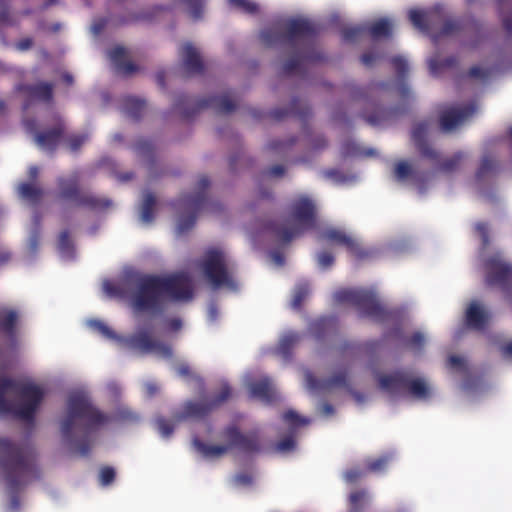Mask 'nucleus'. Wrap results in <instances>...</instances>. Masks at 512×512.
Instances as JSON below:
<instances>
[{
    "instance_id": "obj_1",
    "label": "nucleus",
    "mask_w": 512,
    "mask_h": 512,
    "mask_svg": "<svg viewBox=\"0 0 512 512\" xmlns=\"http://www.w3.org/2000/svg\"><path fill=\"white\" fill-rule=\"evenodd\" d=\"M317 26L305 18H291L285 23V30L264 29L260 38L267 47L285 45L293 50V55L283 64L282 73L286 76L306 74L310 65L326 60L324 53L316 45Z\"/></svg>"
},
{
    "instance_id": "obj_2",
    "label": "nucleus",
    "mask_w": 512,
    "mask_h": 512,
    "mask_svg": "<svg viewBox=\"0 0 512 512\" xmlns=\"http://www.w3.org/2000/svg\"><path fill=\"white\" fill-rule=\"evenodd\" d=\"M193 297V282L187 273L168 276L145 274L137 279L129 304L135 315H157L164 311L167 300L188 302Z\"/></svg>"
},
{
    "instance_id": "obj_3",
    "label": "nucleus",
    "mask_w": 512,
    "mask_h": 512,
    "mask_svg": "<svg viewBox=\"0 0 512 512\" xmlns=\"http://www.w3.org/2000/svg\"><path fill=\"white\" fill-rule=\"evenodd\" d=\"M0 470L9 489L14 493L10 508L16 511L20 506L17 495L20 488L41 477L34 447L29 444L20 445L8 438L0 437Z\"/></svg>"
},
{
    "instance_id": "obj_4",
    "label": "nucleus",
    "mask_w": 512,
    "mask_h": 512,
    "mask_svg": "<svg viewBox=\"0 0 512 512\" xmlns=\"http://www.w3.org/2000/svg\"><path fill=\"white\" fill-rule=\"evenodd\" d=\"M78 419L85 420L89 428H96L106 424L109 417L95 408L84 394L76 393L69 396L67 415L61 422V434L65 442L78 454L87 456L92 447L88 434L79 439L74 438L73 435Z\"/></svg>"
},
{
    "instance_id": "obj_5",
    "label": "nucleus",
    "mask_w": 512,
    "mask_h": 512,
    "mask_svg": "<svg viewBox=\"0 0 512 512\" xmlns=\"http://www.w3.org/2000/svg\"><path fill=\"white\" fill-rule=\"evenodd\" d=\"M43 398L44 390L40 386L0 375V415L13 414L32 423Z\"/></svg>"
},
{
    "instance_id": "obj_6",
    "label": "nucleus",
    "mask_w": 512,
    "mask_h": 512,
    "mask_svg": "<svg viewBox=\"0 0 512 512\" xmlns=\"http://www.w3.org/2000/svg\"><path fill=\"white\" fill-rule=\"evenodd\" d=\"M289 214L297 223L296 226L290 227L286 223L277 222H269L266 226L279 242L285 244L303 231L315 227L317 214L315 202L306 195H300L291 202Z\"/></svg>"
},
{
    "instance_id": "obj_7",
    "label": "nucleus",
    "mask_w": 512,
    "mask_h": 512,
    "mask_svg": "<svg viewBox=\"0 0 512 512\" xmlns=\"http://www.w3.org/2000/svg\"><path fill=\"white\" fill-rule=\"evenodd\" d=\"M210 180L207 176H201L196 184V190L192 194L182 195L173 203L174 208L179 212L176 231L179 235L191 230L199 212L204 209L212 212L220 208L218 203L210 201L207 197V190Z\"/></svg>"
},
{
    "instance_id": "obj_8",
    "label": "nucleus",
    "mask_w": 512,
    "mask_h": 512,
    "mask_svg": "<svg viewBox=\"0 0 512 512\" xmlns=\"http://www.w3.org/2000/svg\"><path fill=\"white\" fill-rule=\"evenodd\" d=\"M201 268L213 288L225 287L231 291L238 289V283L234 277L235 267L222 249H208L201 262Z\"/></svg>"
},
{
    "instance_id": "obj_9",
    "label": "nucleus",
    "mask_w": 512,
    "mask_h": 512,
    "mask_svg": "<svg viewBox=\"0 0 512 512\" xmlns=\"http://www.w3.org/2000/svg\"><path fill=\"white\" fill-rule=\"evenodd\" d=\"M56 184V198L62 202L72 203L75 207L98 211L104 210L112 204L109 199L83 192L80 188V175L76 171L69 176L58 177Z\"/></svg>"
},
{
    "instance_id": "obj_10",
    "label": "nucleus",
    "mask_w": 512,
    "mask_h": 512,
    "mask_svg": "<svg viewBox=\"0 0 512 512\" xmlns=\"http://www.w3.org/2000/svg\"><path fill=\"white\" fill-rule=\"evenodd\" d=\"M334 300L340 304L354 306L363 317L382 322L387 319L388 312L380 304L376 293L367 289H340L334 293Z\"/></svg>"
},
{
    "instance_id": "obj_11",
    "label": "nucleus",
    "mask_w": 512,
    "mask_h": 512,
    "mask_svg": "<svg viewBox=\"0 0 512 512\" xmlns=\"http://www.w3.org/2000/svg\"><path fill=\"white\" fill-rule=\"evenodd\" d=\"M381 389L390 394H403L407 392L411 397L425 400L430 397L431 390L423 378H412L404 370H396L391 374L381 375L378 378Z\"/></svg>"
},
{
    "instance_id": "obj_12",
    "label": "nucleus",
    "mask_w": 512,
    "mask_h": 512,
    "mask_svg": "<svg viewBox=\"0 0 512 512\" xmlns=\"http://www.w3.org/2000/svg\"><path fill=\"white\" fill-rule=\"evenodd\" d=\"M192 102L191 97L185 94L179 95L175 100L174 107L180 111L184 119H190L206 108H211L218 114H229L235 111L237 107L228 93L199 99L193 104V107H190Z\"/></svg>"
},
{
    "instance_id": "obj_13",
    "label": "nucleus",
    "mask_w": 512,
    "mask_h": 512,
    "mask_svg": "<svg viewBox=\"0 0 512 512\" xmlns=\"http://www.w3.org/2000/svg\"><path fill=\"white\" fill-rule=\"evenodd\" d=\"M429 123L421 121L414 125L411 133L412 141L422 157L427 158L433 162L439 163V170L445 173H451L460 167L464 159L463 152H456L450 158L439 162L440 154L436 151L426 140Z\"/></svg>"
},
{
    "instance_id": "obj_14",
    "label": "nucleus",
    "mask_w": 512,
    "mask_h": 512,
    "mask_svg": "<svg viewBox=\"0 0 512 512\" xmlns=\"http://www.w3.org/2000/svg\"><path fill=\"white\" fill-rule=\"evenodd\" d=\"M231 396V387L223 383L217 395L211 399L205 398L199 401H187L181 409L174 413L173 418L176 421L184 420H203L208 417L215 409L226 402Z\"/></svg>"
},
{
    "instance_id": "obj_15",
    "label": "nucleus",
    "mask_w": 512,
    "mask_h": 512,
    "mask_svg": "<svg viewBox=\"0 0 512 512\" xmlns=\"http://www.w3.org/2000/svg\"><path fill=\"white\" fill-rule=\"evenodd\" d=\"M485 282L488 286L498 287L503 292H509L512 288V264L503 260L499 254L486 259Z\"/></svg>"
},
{
    "instance_id": "obj_16",
    "label": "nucleus",
    "mask_w": 512,
    "mask_h": 512,
    "mask_svg": "<svg viewBox=\"0 0 512 512\" xmlns=\"http://www.w3.org/2000/svg\"><path fill=\"white\" fill-rule=\"evenodd\" d=\"M25 126L29 132H34V141L36 145L49 153H54L59 144L64 140L66 125L60 116L55 117L54 125L51 128L42 131L35 130V121H25Z\"/></svg>"
},
{
    "instance_id": "obj_17",
    "label": "nucleus",
    "mask_w": 512,
    "mask_h": 512,
    "mask_svg": "<svg viewBox=\"0 0 512 512\" xmlns=\"http://www.w3.org/2000/svg\"><path fill=\"white\" fill-rule=\"evenodd\" d=\"M126 344L142 354L156 353L163 358H171L173 351L171 346L164 344L152 337L150 329H138L125 340Z\"/></svg>"
},
{
    "instance_id": "obj_18",
    "label": "nucleus",
    "mask_w": 512,
    "mask_h": 512,
    "mask_svg": "<svg viewBox=\"0 0 512 512\" xmlns=\"http://www.w3.org/2000/svg\"><path fill=\"white\" fill-rule=\"evenodd\" d=\"M222 434L229 441L231 449H238L246 455H254L263 451L257 431L242 433L236 425H230L223 430Z\"/></svg>"
},
{
    "instance_id": "obj_19",
    "label": "nucleus",
    "mask_w": 512,
    "mask_h": 512,
    "mask_svg": "<svg viewBox=\"0 0 512 512\" xmlns=\"http://www.w3.org/2000/svg\"><path fill=\"white\" fill-rule=\"evenodd\" d=\"M54 86L49 82H38L36 84H20L17 91L23 93L25 99L23 109L27 110L36 102L51 103L53 101Z\"/></svg>"
},
{
    "instance_id": "obj_20",
    "label": "nucleus",
    "mask_w": 512,
    "mask_h": 512,
    "mask_svg": "<svg viewBox=\"0 0 512 512\" xmlns=\"http://www.w3.org/2000/svg\"><path fill=\"white\" fill-rule=\"evenodd\" d=\"M476 105L473 103L462 107H454L443 111L440 115V126L443 131H451L463 121L473 116L476 112Z\"/></svg>"
},
{
    "instance_id": "obj_21",
    "label": "nucleus",
    "mask_w": 512,
    "mask_h": 512,
    "mask_svg": "<svg viewBox=\"0 0 512 512\" xmlns=\"http://www.w3.org/2000/svg\"><path fill=\"white\" fill-rule=\"evenodd\" d=\"M323 237L335 244L344 246L353 256L362 260L369 256V252L364 250L359 243L351 236L347 235L344 231L330 228L323 232Z\"/></svg>"
},
{
    "instance_id": "obj_22",
    "label": "nucleus",
    "mask_w": 512,
    "mask_h": 512,
    "mask_svg": "<svg viewBox=\"0 0 512 512\" xmlns=\"http://www.w3.org/2000/svg\"><path fill=\"white\" fill-rule=\"evenodd\" d=\"M269 116L276 121H281L285 117L294 116L302 122H306L311 116V108L298 98L291 101L289 108H276L270 111Z\"/></svg>"
},
{
    "instance_id": "obj_23",
    "label": "nucleus",
    "mask_w": 512,
    "mask_h": 512,
    "mask_svg": "<svg viewBox=\"0 0 512 512\" xmlns=\"http://www.w3.org/2000/svg\"><path fill=\"white\" fill-rule=\"evenodd\" d=\"M441 17V8L434 7L431 10L423 11L418 9H411L409 11V20L412 25L422 32H430L433 28L436 19Z\"/></svg>"
},
{
    "instance_id": "obj_24",
    "label": "nucleus",
    "mask_w": 512,
    "mask_h": 512,
    "mask_svg": "<svg viewBox=\"0 0 512 512\" xmlns=\"http://www.w3.org/2000/svg\"><path fill=\"white\" fill-rule=\"evenodd\" d=\"M179 55L185 70L189 74H201L204 71L201 56L191 43L183 44L179 49Z\"/></svg>"
},
{
    "instance_id": "obj_25",
    "label": "nucleus",
    "mask_w": 512,
    "mask_h": 512,
    "mask_svg": "<svg viewBox=\"0 0 512 512\" xmlns=\"http://www.w3.org/2000/svg\"><path fill=\"white\" fill-rule=\"evenodd\" d=\"M307 381L311 389L320 391H328L333 388L348 386L347 375L345 372H340L324 379H318L312 375H308Z\"/></svg>"
},
{
    "instance_id": "obj_26",
    "label": "nucleus",
    "mask_w": 512,
    "mask_h": 512,
    "mask_svg": "<svg viewBox=\"0 0 512 512\" xmlns=\"http://www.w3.org/2000/svg\"><path fill=\"white\" fill-rule=\"evenodd\" d=\"M489 319V314L477 302H472L466 309V325L474 330L480 331L485 328Z\"/></svg>"
},
{
    "instance_id": "obj_27",
    "label": "nucleus",
    "mask_w": 512,
    "mask_h": 512,
    "mask_svg": "<svg viewBox=\"0 0 512 512\" xmlns=\"http://www.w3.org/2000/svg\"><path fill=\"white\" fill-rule=\"evenodd\" d=\"M249 391L252 397L260 399L263 402H273L277 395L271 380L268 377H263L257 381L249 384Z\"/></svg>"
},
{
    "instance_id": "obj_28",
    "label": "nucleus",
    "mask_w": 512,
    "mask_h": 512,
    "mask_svg": "<svg viewBox=\"0 0 512 512\" xmlns=\"http://www.w3.org/2000/svg\"><path fill=\"white\" fill-rule=\"evenodd\" d=\"M338 328V320L334 316H324L312 321L309 324V331L316 339L335 332Z\"/></svg>"
},
{
    "instance_id": "obj_29",
    "label": "nucleus",
    "mask_w": 512,
    "mask_h": 512,
    "mask_svg": "<svg viewBox=\"0 0 512 512\" xmlns=\"http://www.w3.org/2000/svg\"><path fill=\"white\" fill-rule=\"evenodd\" d=\"M110 60L115 64L118 71L124 75H131L138 70V67L127 59V52L124 47L116 46L109 51Z\"/></svg>"
},
{
    "instance_id": "obj_30",
    "label": "nucleus",
    "mask_w": 512,
    "mask_h": 512,
    "mask_svg": "<svg viewBox=\"0 0 512 512\" xmlns=\"http://www.w3.org/2000/svg\"><path fill=\"white\" fill-rule=\"evenodd\" d=\"M146 110V102L142 99L126 96L122 101L123 113L133 121H139Z\"/></svg>"
},
{
    "instance_id": "obj_31",
    "label": "nucleus",
    "mask_w": 512,
    "mask_h": 512,
    "mask_svg": "<svg viewBox=\"0 0 512 512\" xmlns=\"http://www.w3.org/2000/svg\"><path fill=\"white\" fill-rule=\"evenodd\" d=\"M499 172V163L490 156H484L475 174L478 183L494 178Z\"/></svg>"
},
{
    "instance_id": "obj_32",
    "label": "nucleus",
    "mask_w": 512,
    "mask_h": 512,
    "mask_svg": "<svg viewBox=\"0 0 512 512\" xmlns=\"http://www.w3.org/2000/svg\"><path fill=\"white\" fill-rule=\"evenodd\" d=\"M193 446L205 458H219L231 450L229 442L226 445H209L198 438L193 439Z\"/></svg>"
},
{
    "instance_id": "obj_33",
    "label": "nucleus",
    "mask_w": 512,
    "mask_h": 512,
    "mask_svg": "<svg viewBox=\"0 0 512 512\" xmlns=\"http://www.w3.org/2000/svg\"><path fill=\"white\" fill-rule=\"evenodd\" d=\"M399 108H383L378 107L372 114L366 115L362 114V118L369 123L370 125H380L388 120L395 118L396 116L402 114Z\"/></svg>"
},
{
    "instance_id": "obj_34",
    "label": "nucleus",
    "mask_w": 512,
    "mask_h": 512,
    "mask_svg": "<svg viewBox=\"0 0 512 512\" xmlns=\"http://www.w3.org/2000/svg\"><path fill=\"white\" fill-rule=\"evenodd\" d=\"M19 196L33 204H37L41 201L44 191L35 183L22 182L18 186Z\"/></svg>"
},
{
    "instance_id": "obj_35",
    "label": "nucleus",
    "mask_w": 512,
    "mask_h": 512,
    "mask_svg": "<svg viewBox=\"0 0 512 512\" xmlns=\"http://www.w3.org/2000/svg\"><path fill=\"white\" fill-rule=\"evenodd\" d=\"M387 86V83L385 82H376L371 83L368 86L362 87L358 86L354 83H350L347 85V89L349 92V95L353 100H361L368 98L369 94L374 89H385Z\"/></svg>"
},
{
    "instance_id": "obj_36",
    "label": "nucleus",
    "mask_w": 512,
    "mask_h": 512,
    "mask_svg": "<svg viewBox=\"0 0 512 512\" xmlns=\"http://www.w3.org/2000/svg\"><path fill=\"white\" fill-rule=\"evenodd\" d=\"M464 29L465 27L460 20L448 19L443 22L438 32L432 34V39L434 42H437L442 37L457 34Z\"/></svg>"
},
{
    "instance_id": "obj_37",
    "label": "nucleus",
    "mask_w": 512,
    "mask_h": 512,
    "mask_svg": "<svg viewBox=\"0 0 512 512\" xmlns=\"http://www.w3.org/2000/svg\"><path fill=\"white\" fill-rule=\"evenodd\" d=\"M300 339L301 336L298 333L289 332L285 334L278 344L277 349L279 354H281L284 358L290 357L293 348L300 341Z\"/></svg>"
},
{
    "instance_id": "obj_38",
    "label": "nucleus",
    "mask_w": 512,
    "mask_h": 512,
    "mask_svg": "<svg viewBox=\"0 0 512 512\" xmlns=\"http://www.w3.org/2000/svg\"><path fill=\"white\" fill-rule=\"evenodd\" d=\"M392 25L389 20L382 18L368 27V32L373 39L389 37L391 35Z\"/></svg>"
},
{
    "instance_id": "obj_39",
    "label": "nucleus",
    "mask_w": 512,
    "mask_h": 512,
    "mask_svg": "<svg viewBox=\"0 0 512 512\" xmlns=\"http://www.w3.org/2000/svg\"><path fill=\"white\" fill-rule=\"evenodd\" d=\"M156 205V198L153 193L148 192L144 196L141 206V220L145 223H150L154 219V208Z\"/></svg>"
},
{
    "instance_id": "obj_40",
    "label": "nucleus",
    "mask_w": 512,
    "mask_h": 512,
    "mask_svg": "<svg viewBox=\"0 0 512 512\" xmlns=\"http://www.w3.org/2000/svg\"><path fill=\"white\" fill-rule=\"evenodd\" d=\"M87 325L93 331H96L97 333H99L101 336H103L106 339H109V340L118 339L117 334L101 320H98V319L88 320Z\"/></svg>"
},
{
    "instance_id": "obj_41",
    "label": "nucleus",
    "mask_w": 512,
    "mask_h": 512,
    "mask_svg": "<svg viewBox=\"0 0 512 512\" xmlns=\"http://www.w3.org/2000/svg\"><path fill=\"white\" fill-rule=\"evenodd\" d=\"M458 60L455 56H449L445 59H431L429 61V68L433 74H439L445 69L455 67Z\"/></svg>"
},
{
    "instance_id": "obj_42",
    "label": "nucleus",
    "mask_w": 512,
    "mask_h": 512,
    "mask_svg": "<svg viewBox=\"0 0 512 512\" xmlns=\"http://www.w3.org/2000/svg\"><path fill=\"white\" fill-rule=\"evenodd\" d=\"M366 500L367 493L365 490L362 489L351 492L349 495V512H361L364 508Z\"/></svg>"
},
{
    "instance_id": "obj_43",
    "label": "nucleus",
    "mask_w": 512,
    "mask_h": 512,
    "mask_svg": "<svg viewBox=\"0 0 512 512\" xmlns=\"http://www.w3.org/2000/svg\"><path fill=\"white\" fill-rule=\"evenodd\" d=\"M17 321V313L13 310L8 311L0 320L1 330L9 337L15 335V325Z\"/></svg>"
},
{
    "instance_id": "obj_44",
    "label": "nucleus",
    "mask_w": 512,
    "mask_h": 512,
    "mask_svg": "<svg viewBox=\"0 0 512 512\" xmlns=\"http://www.w3.org/2000/svg\"><path fill=\"white\" fill-rule=\"evenodd\" d=\"M186 6L193 20H200L203 16L206 0H180Z\"/></svg>"
},
{
    "instance_id": "obj_45",
    "label": "nucleus",
    "mask_w": 512,
    "mask_h": 512,
    "mask_svg": "<svg viewBox=\"0 0 512 512\" xmlns=\"http://www.w3.org/2000/svg\"><path fill=\"white\" fill-rule=\"evenodd\" d=\"M373 154H374L373 150H368V151L363 152L360 149V147L355 142H353L351 140L345 141L341 145V155L343 157H354V156H360V155L370 156Z\"/></svg>"
},
{
    "instance_id": "obj_46",
    "label": "nucleus",
    "mask_w": 512,
    "mask_h": 512,
    "mask_svg": "<svg viewBox=\"0 0 512 512\" xmlns=\"http://www.w3.org/2000/svg\"><path fill=\"white\" fill-rule=\"evenodd\" d=\"M310 293V287L308 283H300L294 290L292 299V307L294 309H300L303 301L307 298Z\"/></svg>"
},
{
    "instance_id": "obj_47",
    "label": "nucleus",
    "mask_w": 512,
    "mask_h": 512,
    "mask_svg": "<svg viewBox=\"0 0 512 512\" xmlns=\"http://www.w3.org/2000/svg\"><path fill=\"white\" fill-rule=\"evenodd\" d=\"M297 142L296 137H289L286 140L274 139L269 142L268 149L274 153H284Z\"/></svg>"
},
{
    "instance_id": "obj_48",
    "label": "nucleus",
    "mask_w": 512,
    "mask_h": 512,
    "mask_svg": "<svg viewBox=\"0 0 512 512\" xmlns=\"http://www.w3.org/2000/svg\"><path fill=\"white\" fill-rule=\"evenodd\" d=\"M58 250L61 254L66 256H72L74 253L73 242L70 238L68 230H64L60 233L58 238Z\"/></svg>"
},
{
    "instance_id": "obj_49",
    "label": "nucleus",
    "mask_w": 512,
    "mask_h": 512,
    "mask_svg": "<svg viewBox=\"0 0 512 512\" xmlns=\"http://www.w3.org/2000/svg\"><path fill=\"white\" fill-rule=\"evenodd\" d=\"M389 461L390 457L386 455L376 459H368L365 462L366 471L374 473L382 472L388 466Z\"/></svg>"
},
{
    "instance_id": "obj_50",
    "label": "nucleus",
    "mask_w": 512,
    "mask_h": 512,
    "mask_svg": "<svg viewBox=\"0 0 512 512\" xmlns=\"http://www.w3.org/2000/svg\"><path fill=\"white\" fill-rule=\"evenodd\" d=\"M283 420L287 422L292 428H298L309 423V420L299 416L295 411L288 410L283 416Z\"/></svg>"
},
{
    "instance_id": "obj_51",
    "label": "nucleus",
    "mask_w": 512,
    "mask_h": 512,
    "mask_svg": "<svg viewBox=\"0 0 512 512\" xmlns=\"http://www.w3.org/2000/svg\"><path fill=\"white\" fill-rule=\"evenodd\" d=\"M365 30L366 28L363 26L345 27L341 31L342 39L346 42H353L357 40Z\"/></svg>"
},
{
    "instance_id": "obj_52",
    "label": "nucleus",
    "mask_w": 512,
    "mask_h": 512,
    "mask_svg": "<svg viewBox=\"0 0 512 512\" xmlns=\"http://www.w3.org/2000/svg\"><path fill=\"white\" fill-rule=\"evenodd\" d=\"M155 424L163 438H169L174 432L173 423L162 416L156 418Z\"/></svg>"
},
{
    "instance_id": "obj_53",
    "label": "nucleus",
    "mask_w": 512,
    "mask_h": 512,
    "mask_svg": "<svg viewBox=\"0 0 512 512\" xmlns=\"http://www.w3.org/2000/svg\"><path fill=\"white\" fill-rule=\"evenodd\" d=\"M390 63L394 67L398 78L400 80H403L406 77L409 70L406 59H404L401 56H395L391 58Z\"/></svg>"
},
{
    "instance_id": "obj_54",
    "label": "nucleus",
    "mask_w": 512,
    "mask_h": 512,
    "mask_svg": "<svg viewBox=\"0 0 512 512\" xmlns=\"http://www.w3.org/2000/svg\"><path fill=\"white\" fill-rule=\"evenodd\" d=\"M12 0H0V27L12 26L15 24L9 12V5Z\"/></svg>"
},
{
    "instance_id": "obj_55",
    "label": "nucleus",
    "mask_w": 512,
    "mask_h": 512,
    "mask_svg": "<svg viewBox=\"0 0 512 512\" xmlns=\"http://www.w3.org/2000/svg\"><path fill=\"white\" fill-rule=\"evenodd\" d=\"M165 7L163 6H157L154 8L153 13L164 10ZM154 14L149 13H140V14H132L127 17L121 18L118 23L119 24H129L134 23L141 20H151L153 18Z\"/></svg>"
},
{
    "instance_id": "obj_56",
    "label": "nucleus",
    "mask_w": 512,
    "mask_h": 512,
    "mask_svg": "<svg viewBox=\"0 0 512 512\" xmlns=\"http://www.w3.org/2000/svg\"><path fill=\"white\" fill-rule=\"evenodd\" d=\"M88 140V134H73L65 139V142L72 152H77Z\"/></svg>"
},
{
    "instance_id": "obj_57",
    "label": "nucleus",
    "mask_w": 512,
    "mask_h": 512,
    "mask_svg": "<svg viewBox=\"0 0 512 512\" xmlns=\"http://www.w3.org/2000/svg\"><path fill=\"white\" fill-rule=\"evenodd\" d=\"M229 3L247 14H255L258 12V5L249 0H229Z\"/></svg>"
},
{
    "instance_id": "obj_58",
    "label": "nucleus",
    "mask_w": 512,
    "mask_h": 512,
    "mask_svg": "<svg viewBox=\"0 0 512 512\" xmlns=\"http://www.w3.org/2000/svg\"><path fill=\"white\" fill-rule=\"evenodd\" d=\"M425 344V337L421 332H415L406 340V347L412 351L419 352Z\"/></svg>"
},
{
    "instance_id": "obj_59",
    "label": "nucleus",
    "mask_w": 512,
    "mask_h": 512,
    "mask_svg": "<svg viewBox=\"0 0 512 512\" xmlns=\"http://www.w3.org/2000/svg\"><path fill=\"white\" fill-rule=\"evenodd\" d=\"M365 475H366V470H363L358 467H354V468L347 469L343 474V478L348 484H355L361 478H363Z\"/></svg>"
},
{
    "instance_id": "obj_60",
    "label": "nucleus",
    "mask_w": 512,
    "mask_h": 512,
    "mask_svg": "<svg viewBox=\"0 0 512 512\" xmlns=\"http://www.w3.org/2000/svg\"><path fill=\"white\" fill-rule=\"evenodd\" d=\"M306 136L308 138L307 141L311 145V149L315 152L325 149L328 145L327 140L322 135H316L312 137L310 134L306 133Z\"/></svg>"
},
{
    "instance_id": "obj_61",
    "label": "nucleus",
    "mask_w": 512,
    "mask_h": 512,
    "mask_svg": "<svg viewBox=\"0 0 512 512\" xmlns=\"http://www.w3.org/2000/svg\"><path fill=\"white\" fill-rule=\"evenodd\" d=\"M395 177L402 181V180H405L407 179L411 173H412V169H411V166L405 162V161H400L399 163L396 164L395 166Z\"/></svg>"
},
{
    "instance_id": "obj_62",
    "label": "nucleus",
    "mask_w": 512,
    "mask_h": 512,
    "mask_svg": "<svg viewBox=\"0 0 512 512\" xmlns=\"http://www.w3.org/2000/svg\"><path fill=\"white\" fill-rule=\"evenodd\" d=\"M115 470L112 467L105 466L100 470V483L103 486L110 485L115 480Z\"/></svg>"
},
{
    "instance_id": "obj_63",
    "label": "nucleus",
    "mask_w": 512,
    "mask_h": 512,
    "mask_svg": "<svg viewBox=\"0 0 512 512\" xmlns=\"http://www.w3.org/2000/svg\"><path fill=\"white\" fill-rule=\"evenodd\" d=\"M294 447H295V440L293 439V437L288 436V437H285L284 439L280 440L275 445V450L277 452H288V451L293 450Z\"/></svg>"
},
{
    "instance_id": "obj_64",
    "label": "nucleus",
    "mask_w": 512,
    "mask_h": 512,
    "mask_svg": "<svg viewBox=\"0 0 512 512\" xmlns=\"http://www.w3.org/2000/svg\"><path fill=\"white\" fill-rule=\"evenodd\" d=\"M135 150L141 155H149L153 151L152 142L147 139H139L135 143Z\"/></svg>"
}]
</instances>
